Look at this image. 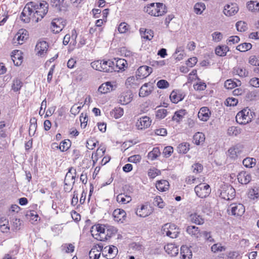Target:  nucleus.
Masks as SVG:
<instances>
[{
  "label": "nucleus",
  "mask_w": 259,
  "mask_h": 259,
  "mask_svg": "<svg viewBox=\"0 0 259 259\" xmlns=\"http://www.w3.org/2000/svg\"><path fill=\"white\" fill-rule=\"evenodd\" d=\"M28 36V31L24 29H21L16 34L15 38L18 41L19 44H22L24 40L27 39Z\"/></svg>",
  "instance_id": "5701e85b"
},
{
  "label": "nucleus",
  "mask_w": 259,
  "mask_h": 259,
  "mask_svg": "<svg viewBox=\"0 0 259 259\" xmlns=\"http://www.w3.org/2000/svg\"><path fill=\"white\" fill-rule=\"evenodd\" d=\"M102 71L112 72L114 71V64L112 60H102Z\"/></svg>",
  "instance_id": "6ab92c4d"
},
{
  "label": "nucleus",
  "mask_w": 259,
  "mask_h": 259,
  "mask_svg": "<svg viewBox=\"0 0 259 259\" xmlns=\"http://www.w3.org/2000/svg\"><path fill=\"white\" fill-rule=\"evenodd\" d=\"M102 60H97L91 63L93 68L97 70L102 71Z\"/></svg>",
  "instance_id": "052dcab7"
},
{
  "label": "nucleus",
  "mask_w": 259,
  "mask_h": 259,
  "mask_svg": "<svg viewBox=\"0 0 259 259\" xmlns=\"http://www.w3.org/2000/svg\"><path fill=\"white\" fill-rule=\"evenodd\" d=\"M59 21V20L54 19L51 23V24L52 26V31L54 32V33H59L62 30V29L64 27V24H62L61 25H58L57 22Z\"/></svg>",
  "instance_id": "c9c22d12"
},
{
  "label": "nucleus",
  "mask_w": 259,
  "mask_h": 259,
  "mask_svg": "<svg viewBox=\"0 0 259 259\" xmlns=\"http://www.w3.org/2000/svg\"><path fill=\"white\" fill-rule=\"evenodd\" d=\"M153 203L154 205L157 206L160 208H162L164 206V203L162 198L160 196H156L154 199Z\"/></svg>",
  "instance_id": "bf43d9fd"
},
{
  "label": "nucleus",
  "mask_w": 259,
  "mask_h": 259,
  "mask_svg": "<svg viewBox=\"0 0 259 259\" xmlns=\"http://www.w3.org/2000/svg\"><path fill=\"white\" fill-rule=\"evenodd\" d=\"M212 40L215 42H219L223 38V34L220 32H214L212 34Z\"/></svg>",
  "instance_id": "774afa93"
},
{
  "label": "nucleus",
  "mask_w": 259,
  "mask_h": 259,
  "mask_svg": "<svg viewBox=\"0 0 259 259\" xmlns=\"http://www.w3.org/2000/svg\"><path fill=\"white\" fill-rule=\"evenodd\" d=\"M201 234L206 240L210 242H214V239L212 238L210 235V232L203 231L201 232Z\"/></svg>",
  "instance_id": "338daca9"
},
{
  "label": "nucleus",
  "mask_w": 259,
  "mask_h": 259,
  "mask_svg": "<svg viewBox=\"0 0 259 259\" xmlns=\"http://www.w3.org/2000/svg\"><path fill=\"white\" fill-rule=\"evenodd\" d=\"M190 220L192 223L200 225L204 223V219L199 214L195 213L190 215Z\"/></svg>",
  "instance_id": "c85d7f7f"
},
{
  "label": "nucleus",
  "mask_w": 259,
  "mask_h": 259,
  "mask_svg": "<svg viewBox=\"0 0 259 259\" xmlns=\"http://www.w3.org/2000/svg\"><path fill=\"white\" fill-rule=\"evenodd\" d=\"M210 114V111L208 107H203L198 112V117L201 120L206 121L209 119Z\"/></svg>",
  "instance_id": "a211bd4d"
},
{
  "label": "nucleus",
  "mask_w": 259,
  "mask_h": 259,
  "mask_svg": "<svg viewBox=\"0 0 259 259\" xmlns=\"http://www.w3.org/2000/svg\"><path fill=\"white\" fill-rule=\"evenodd\" d=\"M106 227H107L106 226H103L100 224H97L92 227L91 232H93V229H95L98 233L97 234H96V236H97L96 237L99 238L100 237L98 236L99 234L101 235V236H103V235H104V234H106Z\"/></svg>",
  "instance_id": "cd10ccee"
},
{
  "label": "nucleus",
  "mask_w": 259,
  "mask_h": 259,
  "mask_svg": "<svg viewBox=\"0 0 259 259\" xmlns=\"http://www.w3.org/2000/svg\"><path fill=\"white\" fill-rule=\"evenodd\" d=\"M237 86L236 82L231 79L227 80L224 83V87L227 89H232Z\"/></svg>",
  "instance_id": "13d9d810"
},
{
  "label": "nucleus",
  "mask_w": 259,
  "mask_h": 259,
  "mask_svg": "<svg viewBox=\"0 0 259 259\" xmlns=\"http://www.w3.org/2000/svg\"><path fill=\"white\" fill-rule=\"evenodd\" d=\"M144 11L148 14L154 16H158V13L160 12L159 9H157L156 3H151L148 5L144 7Z\"/></svg>",
  "instance_id": "f3484780"
},
{
  "label": "nucleus",
  "mask_w": 259,
  "mask_h": 259,
  "mask_svg": "<svg viewBox=\"0 0 259 259\" xmlns=\"http://www.w3.org/2000/svg\"><path fill=\"white\" fill-rule=\"evenodd\" d=\"M113 216L115 221L123 223L126 218V212L123 209H116L114 210Z\"/></svg>",
  "instance_id": "412c9836"
},
{
  "label": "nucleus",
  "mask_w": 259,
  "mask_h": 259,
  "mask_svg": "<svg viewBox=\"0 0 259 259\" xmlns=\"http://www.w3.org/2000/svg\"><path fill=\"white\" fill-rule=\"evenodd\" d=\"M112 61L114 64V71L118 72L120 70H124V68L126 67L127 65V61L124 59L114 58Z\"/></svg>",
  "instance_id": "ddd939ff"
},
{
  "label": "nucleus",
  "mask_w": 259,
  "mask_h": 259,
  "mask_svg": "<svg viewBox=\"0 0 259 259\" xmlns=\"http://www.w3.org/2000/svg\"><path fill=\"white\" fill-rule=\"evenodd\" d=\"M238 11V8L236 4H231L230 5H226L224 7V13L225 15L231 16L235 15Z\"/></svg>",
  "instance_id": "2eb2a0df"
},
{
  "label": "nucleus",
  "mask_w": 259,
  "mask_h": 259,
  "mask_svg": "<svg viewBox=\"0 0 259 259\" xmlns=\"http://www.w3.org/2000/svg\"><path fill=\"white\" fill-rule=\"evenodd\" d=\"M160 154V151L158 147H154L152 151L149 152L148 157L149 159L153 160L157 158Z\"/></svg>",
  "instance_id": "e433bc0d"
},
{
  "label": "nucleus",
  "mask_w": 259,
  "mask_h": 259,
  "mask_svg": "<svg viewBox=\"0 0 259 259\" xmlns=\"http://www.w3.org/2000/svg\"><path fill=\"white\" fill-rule=\"evenodd\" d=\"M64 0H51L52 7L56 8L59 11L62 10Z\"/></svg>",
  "instance_id": "49530a36"
},
{
  "label": "nucleus",
  "mask_w": 259,
  "mask_h": 259,
  "mask_svg": "<svg viewBox=\"0 0 259 259\" xmlns=\"http://www.w3.org/2000/svg\"><path fill=\"white\" fill-rule=\"evenodd\" d=\"M174 151L173 147L171 146L165 147L163 151L162 154L165 157H169Z\"/></svg>",
  "instance_id": "69168bd1"
},
{
  "label": "nucleus",
  "mask_w": 259,
  "mask_h": 259,
  "mask_svg": "<svg viewBox=\"0 0 259 259\" xmlns=\"http://www.w3.org/2000/svg\"><path fill=\"white\" fill-rule=\"evenodd\" d=\"M252 117V112L249 109L246 108L237 114L236 119L239 124H245L251 121Z\"/></svg>",
  "instance_id": "f03ea898"
},
{
  "label": "nucleus",
  "mask_w": 259,
  "mask_h": 259,
  "mask_svg": "<svg viewBox=\"0 0 259 259\" xmlns=\"http://www.w3.org/2000/svg\"><path fill=\"white\" fill-rule=\"evenodd\" d=\"M139 78L136 76V77L132 76L128 77L125 81V85L127 88H136L139 84Z\"/></svg>",
  "instance_id": "393cba45"
},
{
  "label": "nucleus",
  "mask_w": 259,
  "mask_h": 259,
  "mask_svg": "<svg viewBox=\"0 0 259 259\" xmlns=\"http://www.w3.org/2000/svg\"><path fill=\"white\" fill-rule=\"evenodd\" d=\"M79 104H80V106H79L76 107V105H74L71 108V109H70V113L72 114L76 115V114H77L79 112L80 109L82 108V107L83 106V105H84V104H82V103H80Z\"/></svg>",
  "instance_id": "e2e57ef3"
},
{
  "label": "nucleus",
  "mask_w": 259,
  "mask_h": 259,
  "mask_svg": "<svg viewBox=\"0 0 259 259\" xmlns=\"http://www.w3.org/2000/svg\"><path fill=\"white\" fill-rule=\"evenodd\" d=\"M151 124L150 118L147 116H144L140 118L137 123V125L141 129L149 127Z\"/></svg>",
  "instance_id": "b1692460"
},
{
  "label": "nucleus",
  "mask_w": 259,
  "mask_h": 259,
  "mask_svg": "<svg viewBox=\"0 0 259 259\" xmlns=\"http://www.w3.org/2000/svg\"><path fill=\"white\" fill-rule=\"evenodd\" d=\"M237 30L240 32H244L247 29V24L242 21H238L236 24Z\"/></svg>",
  "instance_id": "09e8293b"
},
{
  "label": "nucleus",
  "mask_w": 259,
  "mask_h": 259,
  "mask_svg": "<svg viewBox=\"0 0 259 259\" xmlns=\"http://www.w3.org/2000/svg\"><path fill=\"white\" fill-rule=\"evenodd\" d=\"M241 133V129L236 126H231L228 130V134L229 136H237Z\"/></svg>",
  "instance_id": "de8ad7c7"
},
{
  "label": "nucleus",
  "mask_w": 259,
  "mask_h": 259,
  "mask_svg": "<svg viewBox=\"0 0 259 259\" xmlns=\"http://www.w3.org/2000/svg\"><path fill=\"white\" fill-rule=\"evenodd\" d=\"M163 234H165L166 236L171 238H177L179 233V228L174 224L167 223L164 224L162 228Z\"/></svg>",
  "instance_id": "7ed1b4c3"
},
{
  "label": "nucleus",
  "mask_w": 259,
  "mask_h": 259,
  "mask_svg": "<svg viewBox=\"0 0 259 259\" xmlns=\"http://www.w3.org/2000/svg\"><path fill=\"white\" fill-rule=\"evenodd\" d=\"M242 163L246 167L251 168L255 166L256 159L253 158L247 157L244 159Z\"/></svg>",
  "instance_id": "f704fd0d"
},
{
  "label": "nucleus",
  "mask_w": 259,
  "mask_h": 259,
  "mask_svg": "<svg viewBox=\"0 0 259 259\" xmlns=\"http://www.w3.org/2000/svg\"><path fill=\"white\" fill-rule=\"evenodd\" d=\"M242 149L243 146L241 145L237 144L228 150V155L230 158L235 159L242 152Z\"/></svg>",
  "instance_id": "dca6fc26"
},
{
  "label": "nucleus",
  "mask_w": 259,
  "mask_h": 259,
  "mask_svg": "<svg viewBox=\"0 0 259 259\" xmlns=\"http://www.w3.org/2000/svg\"><path fill=\"white\" fill-rule=\"evenodd\" d=\"M156 187L160 191H165L168 189L169 183L166 180L158 181L156 184Z\"/></svg>",
  "instance_id": "bb28decb"
},
{
  "label": "nucleus",
  "mask_w": 259,
  "mask_h": 259,
  "mask_svg": "<svg viewBox=\"0 0 259 259\" xmlns=\"http://www.w3.org/2000/svg\"><path fill=\"white\" fill-rule=\"evenodd\" d=\"M205 140V136L202 133L198 132L193 136L194 143L199 145L203 143Z\"/></svg>",
  "instance_id": "c756f323"
},
{
  "label": "nucleus",
  "mask_w": 259,
  "mask_h": 259,
  "mask_svg": "<svg viewBox=\"0 0 259 259\" xmlns=\"http://www.w3.org/2000/svg\"><path fill=\"white\" fill-rule=\"evenodd\" d=\"M247 7L248 9L251 11H259V3L255 1H250L247 3Z\"/></svg>",
  "instance_id": "4c0bfd02"
},
{
  "label": "nucleus",
  "mask_w": 259,
  "mask_h": 259,
  "mask_svg": "<svg viewBox=\"0 0 259 259\" xmlns=\"http://www.w3.org/2000/svg\"><path fill=\"white\" fill-rule=\"evenodd\" d=\"M116 200L119 203L126 204L132 200V198L130 196L121 193L117 196Z\"/></svg>",
  "instance_id": "473e14b6"
},
{
  "label": "nucleus",
  "mask_w": 259,
  "mask_h": 259,
  "mask_svg": "<svg viewBox=\"0 0 259 259\" xmlns=\"http://www.w3.org/2000/svg\"><path fill=\"white\" fill-rule=\"evenodd\" d=\"M33 2H31L26 4L23 9V10L21 14V19L22 21L25 23H28L30 22L31 19H32V10L35 9L36 6H33Z\"/></svg>",
  "instance_id": "20e7f679"
},
{
  "label": "nucleus",
  "mask_w": 259,
  "mask_h": 259,
  "mask_svg": "<svg viewBox=\"0 0 259 259\" xmlns=\"http://www.w3.org/2000/svg\"><path fill=\"white\" fill-rule=\"evenodd\" d=\"M152 68L147 66H141L136 71V75L139 78H145L152 72Z\"/></svg>",
  "instance_id": "0eeeda50"
},
{
  "label": "nucleus",
  "mask_w": 259,
  "mask_h": 259,
  "mask_svg": "<svg viewBox=\"0 0 259 259\" xmlns=\"http://www.w3.org/2000/svg\"><path fill=\"white\" fill-rule=\"evenodd\" d=\"M113 90V86L111 82L107 81L102 84L98 89V91L102 94H105Z\"/></svg>",
  "instance_id": "a878e982"
},
{
  "label": "nucleus",
  "mask_w": 259,
  "mask_h": 259,
  "mask_svg": "<svg viewBox=\"0 0 259 259\" xmlns=\"http://www.w3.org/2000/svg\"><path fill=\"white\" fill-rule=\"evenodd\" d=\"M167 110L165 109H158L156 111V117L159 119L164 118L167 115Z\"/></svg>",
  "instance_id": "4d7b16f0"
},
{
  "label": "nucleus",
  "mask_w": 259,
  "mask_h": 259,
  "mask_svg": "<svg viewBox=\"0 0 259 259\" xmlns=\"http://www.w3.org/2000/svg\"><path fill=\"white\" fill-rule=\"evenodd\" d=\"M190 145L188 143L180 144L178 147V151L180 153H186L189 150Z\"/></svg>",
  "instance_id": "79ce46f5"
},
{
  "label": "nucleus",
  "mask_w": 259,
  "mask_h": 259,
  "mask_svg": "<svg viewBox=\"0 0 259 259\" xmlns=\"http://www.w3.org/2000/svg\"><path fill=\"white\" fill-rule=\"evenodd\" d=\"M21 52L19 50H14L11 55L12 59L16 66H19L22 62L23 57L21 55Z\"/></svg>",
  "instance_id": "4be33fe9"
},
{
  "label": "nucleus",
  "mask_w": 259,
  "mask_h": 259,
  "mask_svg": "<svg viewBox=\"0 0 259 259\" xmlns=\"http://www.w3.org/2000/svg\"><path fill=\"white\" fill-rule=\"evenodd\" d=\"M114 117L116 118H119L123 114V109L120 107H115L112 111Z\"/></svg>",
  "instance_id": "864d4df0"
},
{
  "label": "nucleus",
  "mask_w": 259,
  "mask_h": 259,
  "mask_svg": "<svg viewBox=\"0 0 259 259\" xmlns=\"http://www.w3.org/2000/svg\"><path fill=\"white\" fill-rule=\"evenodd\" d=\"M252 48V45L250 43L244 42L238 45L236 49L240 52H246Z\"/></svg>",
  "instance_id": "c03bdc74"
},
{
  "label": "nucleus",
  "mask_w": 259,
  "mask_h": 259,
  "mask_svg": "<svg viewBox=\"0 0 259 259\" xmlns=\"http://www.w3.org/2000/svg\"><path fill=\"white\" fill-rule=\"evenodd\" d=\"M153 90V83L148 82L144 84L140 89L139 96L144 97L150 95Z\"/></svg>",
  "instance_id": "6e6552de"
},
{
  "label": "nucleus",
  "mask_w": 259,
  "mask_h": 259,
  "mask_svg": "<svg viewBox=\"0 0 259 259\" xmlns=\"http://www.w3.org/2000/svg\"><path fill=\"white\" fill-rule=\"evenodd\" d=\"M37 127V120L35 117L31 118L30 120V126L29 128V135L33 136Z\"/></svg>",
  "instance_id": "72a5a7b5"
},
{
  "label": "nucleus",
  "mask_w": 259,
  "mask_h": 259,
  "mask_svg": "<svg viewBox=\"0 0 259 259\" xmlns=\"http://www.w3.org/2000/svg\"><path fill=\"white\" fill-rule=\"evenodd\" d=\"M186 232L192 238L200 239L202 237L201 232L198 227L195 226H188L186 228Z\"/></svg>",
  "instance_id": "9b49d317"
},
{
  "label": "nucleus",
  "mask_w": 259,
  "mask_h": 259,
  "mask_svg": "<svg viewBox=\"0 0 259 259\" xmlns=\"http://www.w3.org/2000/svg\"><path fill=\"white\" fill-rule=\"evenodd\" d=\"M194 190L196 195L201 198L207 197L211 192L209 185L204 183L197 185Z\"/></svg>",
  "instance_id": "39448f33"
},
{
  "label": "nucleus",
  "mask_w": 259,
  "mask_h": 259,
  "mask_svg": "<svg viewBox=\"0 0 259 259\" xmlns=\"http://www.w3.org/2000/svg\"><path fill=\"white\" fill-rule=\"evenodd\" d=\"M211 251L214 253L219 252V251H225L226 248L222 246L220 243H216L214 244L211 247Z\"/></svg>",
  "instance_id": "5fc2aeb1"
},
{
  "label": "nucleus",
  "mask_w": 259,
  "mask_h": 259,
  "mask_svg": "<svg viewBox=\"0 0 259 259\" xmlns=\"http://www.w3.org/2000/svg\"><path fill=\"white\" fill-rule=\"evenodd\" d=\"M160 174L161 172L159 170L153 168L149 170L148 175L150 178L153 179L157 176L160 175Z\"/></svg>",
  "instance_id": "680f3d73"
},
{
  "label": "nucleus",
  "mask_w": 259,
  "mask_h": 259,
  "mask_svg": "<svg viewBox=\"0 0 259 259\" xmlns=\"http://www.w3.org/2000/svg\"><path fill=\"white\" fill-rule=\"evenodd\" d=\"M229 51V48L227 46H219L215 49L216 55L219 56H226Z\"/></svg>",
  "instance_id": "7c9ffc66"
},
{
  "label": "nucleus",
  "mask_w": 259,
  "mask_h": 259,
  "mask_svg": "<svg viewBox=\"0 0 259 259\" xmlns=\"http://www.w3.org/2000/svg\"><path fill=\"white\" fill-rule=\"evenodd\" d=\"M71 145V142L70 140L63 141L61 142L60 146H56V147L59 149L61 151L64 152L67 151Z\"/></svg>",
  "instance_id": "ea45409f"
},
{
  "label": "nucleus",
  "mask_w": 259,
  "mask_h": 259,
  "mask_svg": "<svg viewBox=\"0 0 259 259\" xmlns=\"http://www.w3.org/2000/svg\"><path fill=\"white\" fill-rule=\"evenodd\" d=\"M235 190L231 186H229L222 191L220 195L222 198L229 200L235 197Z\"/></svg>",
  "instance_id": "423d86ee"
},
{
  "label": "nucleus",
  "mask_w": 259,
  "mask_h": 259,
  "mask_svg": "<svg viewBox=\"0 0 259 259\" xmlns=\"http://www.w3.org/2000/svg\"><path fill=\"white\" fill-rule=\"evenodd\" d=\"M137 215L140 217H146L149 215V212L147 210V207L143 205L140 209H138L136 212Z\"/></svg>",
  "instance_id": "a19ab883"
},
{
  "label": "nucleus",
  "mask_w": 259,
  "mask_h": 259,
  "mask_svg": "<svg viewBox=\"0 0 259 259\" xmlns=\"http://www.w3.org/2000/svg\"><path fill=\"white\" fill-rule=\"evenodd\" d=\"M237 179L240 183L246 185L251 181V176L249 172L242 171L238 174Z\"/></svg>",
  "instance_id": "f8f14e48"
},
{
  "label": "nucleus",
  "mask_w": 259,
  "mask_h": 259,
  "mask_svg": "<svg viewBox=\"0 0 259 259\" xmlns=\"http://www.w3.org/2000/svg\"><path fill=\"white\" fill-rule=\"evenodd\" d=\"M231 213L236 216H241L245 212V208L243 204L233 203L230 205Z\"/></svg>",
  "instance_id": "1a4fd4ad"
},
{
  "label": "nucleus",
  "mask_w": 259,
  "mask_h": 259,
  "mask_svg": "<svg viewBox=\"0 0 259 259\" xmlns=\"http://www.w3.org/2000/svg\"><path fill=\"white\" fill-rule=\"evenodd\" d=\"M72 168H70L68 172L66 174L65 180H64V184L65 185L67 186V182H69V180H74L75 178V176H72V174L71 172V170H72ZM75 183V181H73V185Z\"/></svg>",
  "instance_id": "603ef678"
},
{
  "label": "nucleus",
  "mask_w": 259,
  "mask_h": 259,
  "mask_svg": "<svg viewBox=\"0 0 259 259\" xmlns=\"http://www.w3.org/2000/svg\"><path fill=\"white\" fill-rule=\"evenodd\" d=\"M140 31L142 37L146 39L151 40L153 37V31L151 29L141 28Z\"/></svg>",
  "instance_id": "2f4dec72"
},
{
  "label": "nucleus",
  "mask_w": 259,
  "mask_h": 259,
  "mask_svg": "<svg viewBox=\"0 0 259 259\" xmlns=\"http://www.w3.org/2000/svg\"><path fill=\"white\" fill-rule=\"evenodd\" d=\"M234 72L240 77H246L248 75V72L244 67H237L234 68Z\"/></svg>",
  "instance_id": "a18cd8bd"
},
{
  "label": "nucleus",
  "mask_w": 259,
  "mask_h": 259,
  "mask_svg": "<svg viewBox=\"0 0 259 259\" xmlns=\"http://www.w3.org/2000/svg\"><path fill=\"white\" fill-rule=\"evenodd\" d=\"M22 86V81L20 79L17 78L14 80L12 89L14 92H17L21 89Z\"/></svg>",
  "instance_id": "3c124183"
},
{
  "label": "nucleus",
  "mask_w": 259,
  "mask_h": 259,
  "mask_svg": "<svg viewBox=\"0 0 259 259\" xmlns=\"http://www.w3.org/2000/svg\"><path fill=\"white\" fill-rule=\"evenodd\" d=\"M186 114L185 110H180L175 112L174 115L172 116V119L174 121L179 122L183 118L184 115Z\"/></svg>",
  "instance_id": "37998d69"
},
{
  "label": "nucleus",
  "mask_w": 259,
  "mask_h": 259,
  "mask_svg": "<svg viewBox=\"0 0 259 259\" xmlns=\"http://www.w3.org/2000/svg\"><path fill=\"white\" fill-rule=\"evenodd\" d=\"M205 9V6L203 3H196L194 7V12L197 14H200L202 13L203 11Z\"/></svg>",
  "instance_id": "8fccbe9b"
},
{
  "label": "nucleus",
  "mask_w": 259,
  "mask_h": 259,
  "mask_svg": "<svg viewBox=\"0 0 259 259\" xmlns=\"http://www.w3.org/2000/svg\"><path fill=\"white\" fill-rule=\"evenodd\" d=\"M169 98L172 103H177L184 98V95L180 91H173L171 93Z\"/></svg>",
  "instance_id": "aec40b11"
},
{
  "label": "nucleus",
  "mask_w": 259,
  "mask_h": 259,
  "mask_svg": "<svg viewBox=\"0 0 259 259\" xmlns=\"http://www.w3.org/2000/svg\"><path fill=\"white\" fill-rule=\"evenodd\" d=\"M118 253L117 248L114 246L111 245L108 247V259L113 258Z\"/></svg>",
  "instance_id": "58836bf2"
},
{
  "label": "nucleus",
  "mask_w": 259,
  "mask_h": 259,
  "mask_svg": "<svg viewBox=\"0 0 259 259\" xmlns=\"http://www.w3.org/2000/svg\"><path fill=\"white\" fill-rule=\"evenodd\" d=\"M33 6L36 8L32 10V19L36 22H38L47 14L48 11L49 4L45 1L39 3V4L33 2Z\"/></svg>",
  "instance_id": "f257e3e1"
},
{
  "label": "nucleus",
  "mask_w": 259,
  "mask_h": 259,
  "mask_svg": "<svg viewBox=\"0 0 259 259\" xmlns=\"http://www.w3.org/2000/svg\"><path fill=\"white\" fill-rule=\"evenodd\" d=\"M117 232L116 228L112 226H107L106 227V234H104V236H101V235L99 234L98 236L100 238L96 237V239L101 241H104L107 240L108 238L111 237L112 235L115 234Z\"/></svg>",
  "instance_id": "4468645a"
},
{
  "label": "nucleus",
  "mask_w": 259,
  "mask_h": 259,
  "mask_svg": "<svg viewBox=\"0 0 259 259\" xmlns=\"http://www.w3.org/2000/svg\"><path fill=\"white\" fill-rule=\"evenodd\" d=\"M169 85L167 81L164 79H161L157 83V86L159 89H166Z\"/></svg>",
  "instance_id": "0e129e2a"
},
{
  "label": "nucleus",
  "mask_w": 259,
  "mask_h": 259,
  "mask_svg": "<svg viewBox=\"0 0 259 259\" xmlns=\"http://www.w3.org/2000/svg\"><path fill=\"white\" fill-rule=\"evenodd\" d=\"M156 5L157 9H159V11L161 12L159 13L158 12V16L163 15L167 12L166 7L162 3H156Z\"/></svg>",
  "instance_id": "6e6d98bb"
},
{
  "label": "nucleus",
  "mask_w": 259,
  "mask_h": 259,
  "mask_svg": "<svg viewBox=\"0 0 259 259\" xmlns=\"http://www.w3.org/2000/svg\"><path fill=\"white\" fill-rule=\"evenodd\" d=\"M49 45L46 41H39L35 46V50L37 51L38 55L40 56H44L47 52Z\"/></svg>",
  "instance_id": "9d476101"
}]
</instances>
